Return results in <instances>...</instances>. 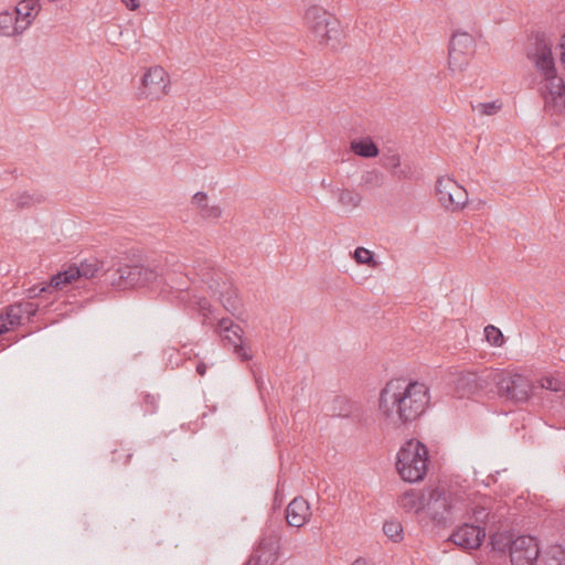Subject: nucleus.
Masks as SVG:
<instances>
[{
	"mask_svg": "<svg viewBox=\"0 0 565 565\" xmlns=\"http://www.w3.org/2000/svg\"><path fill=\"white\" fill-rule=\"evenodd\" d=\"M103 275L105 281L119 289H129L135 287H145L161 278L164 282L175 284L171 288L183 292L188 289V277L180 276L179 281H174L169 274L159 273L156 268L140 264H127L121 260L109 264L107 260H100L95 256L85 258L76 257L73 262V298L77 295L75 290L84 289L87 297L81 300H73V311L75 306L83 307L84 302L89 301L95 296L96 279Z\"/></svg>",
	"mask_w": 565,
	"mask_h": 565,
	"instance_id": "1",
	"label": "nucleus"
},
{
	"mask_svg": "<svg viewBox=\"0 0 565 565\" xmlns=\"http://www.w3.org/2000/svg\"><path fill=\"white\" fill-rule=\"evenodd\" d=\"M429 399V391L424 383L391 380L381 390L379 411L388 424L399 427L419 418Z\"/></svg>",
	"mask_w": 565,
	"mask_h": 565,
	"instance_id": "2",
	"label": "nucleus"
},
{
	"mask_svg": "<svg viewBox=\"0 0 565 565\" xmlns=\"http://www.w3.org/2000/svg\"><path fill=\"white\" fill-rule=\"evenodd\" d=\"M526 56L534 63L537 72L546 81L550 97L545 99V107L555 114L564 113L565 84L556 74L555 62L552 54V43L544 33H535L533 42L526 50Z\"/></svg>",
	"mask_w": 565,
	"mask_h": 565,
	"instance_id": "3",
	"label": "nucleus"
},
{
	"mask_svg": "<svg viewBox=\"0 0 565 565\" xmlns=\"http://www.w3.org/2000/svg\"><path fill=\"white\" fill-rule=\"evenodd\" d=\"M198 276L206 284L214 296H217L224 309L238 320L242 319L243 301L237 289L230 281L227 275L215 268L212 260L199 262L195 267Z\"/></svg>",
	"mask_w": 565,
	"mask_h": 565,
	"instance_id": "4",
	"label": "nucleus"
},
{
	"mask_svg": "<svg viewBox=\"0 0 565 565\" xmlns=\"http://www.w3.org/2000/svg\"><path fill=\"white\" fill-rule=\"evenodd\" d=\"M465 498L445 488L437 487L429 492L425 509L431 521L439 526H448L467 511Z\"/></svg>",
	"mask_w": 565,
	"mask_h": 565,
	"instance_id": "5",
	"label": "nucleus"
},
{
	"mask_svg": "<svg viewBox=\"0 0 565 565\" xmlns=\"http://www.w3.org/2000/svg\"><path fill=\"white\" fill-rule=\"evenodd\" d=\"M427 448L418 440L406 441L397 452L396 469L403 480L417 482L427 471Z\"/></svg>",
	"mask_w": 565,
	"mask_h": 565,
	"instance_id": "6",
	"label": "nucleus"
},
{
	"mask_svg": "<svg viewBox=\"0 0 565 565\" xmlns=\"http://www.w3.org/2000/svg\"><path fill=\"white\" fill-rule=\"evenodd\" d=\"M308 29L319 41L332 50L341 45L342 30L339 20L324 9L313 6L305 14Z\"/></svg>",
	"mask_w": 565,
	"mask_h": 565,
	"instance_id": "7",
	"label": "nucleus"
},
{
	"mask_svg": "<svg viewBox=\"0 0 565 565\" xmlns=\"http://www.w3.org/2000/svg\"><path fill=\"white\" fill-rule=\"evenodd\" d=\"M493 381L497 383L499 395L509 401L521 403L525 402L530 396L531 384L521 374L504 375L495 373Z\"/></svg>",
	"mask_w": 565,
	"mask_h": 565,
	"instance_id": "8",
	"label": "nucleus"
},
{
	"mask_svg": "<svg viewBox=\"0 0 565 565\" xmlns=\"http://www.w3.org/2000/svg\"><path fill=\"white\" fill-rule=\"evenodd\" d=\"M475 39L467 32H455L449 42V68L463 71L469 63V57L475 52Z\"/></svg>",
	"mask_w": 565,
	"mask_h": 565,
	"instance_id": "9",
	"label": "nucleus"
},
{
	"mask_svg": "<svg viewBox=\"0 0 565 565\" xmlns=\"http://www.w3.org/2000/svg\"><path fill=\"white\" fill-rule=\"evenodd\" d=\"M509 546L511 565H536L540 556V548L533 536L522 535L503 547Z\"/></svg>",
	"mask_w": 565,
	"mask_h": 565,
	"instance_id": "10",
	"label": "nucleus"
},
{
	"mask_svg": "<svg viewBox=\"0 0 565 565\" xmlns=\"http://www.w3.org/2000/svg\"><path fill=\"white\" fill-rule=\"evenodd\" d=\"M436 191L439 202L447 210H461L468 201L467 191L450 178H439L436 182Z\"/></svg>",
	"mask_w": 565,
	"mask_h": 565,
	"instance_id": "11",
	"label": "nucleus"
},
{
	"mask_svg": "<svg viewBox=\"0 0 565 565\" xmlns=\"http://www.w3.org/2000/svg\"><path fill=\"white\" fill-rule=\"evenodd\" d=\"M168 84V74L163 67H150L141 78L138 96L139 98L159 99L167 94Z\"/></svg>",
	"mask_w": 565,
	"mask_h": 565,
	"instance_id": "12",
	"label": "nucleus"
},
{
	"mask_svg": "<svg viewBox=\"0 0 565 565\" xmlns=\"http://www.w3.org/2000/svg\"><path fill=\"white\" fill-rule=\"evenodd\" d=\"M217 331L222 337L224 347H232L233 352L242 360L249 361L252 354L242 342L243 329L238 324H234L228 318H222L217 323Z\"/></svg>",
	"mask_w": 565,
	"mask_h": 565,
	"instance_id": "13",
	"label": "nucleus"
},
{
	"mask_svg": "<svg viewBox=\"0 0 565 565\" xmlns=\"http://www.w3.org/2000/svg\"><path fill=\"white\" fill-rule=\"evenodd\" d=\"M484 537L486 529L483 526L465 523L451 533L448 541L469 551L479 548Z\"/></svg>",
	"mask_w": 565,
	"mask_h": 565,
	"instance_id": "14",
	"label": "nucleus"
},
{
	"mask_svg": "<svg viewBox=\"0 0 565 565\" xmlns=\"http://www.w3.org/2000/svg\"><path fill=\"white\" fill-rule=\"evenodd\" d=\"M328 413L332 417L352 418L355 420H360L362 415L360 405L344 396H334Z\"/></svg>",
	"mask_w": 565,
	"mask_h": 565,
	"instance_id": "15",
	"label": "nucleus"
},
{
	"mask_svg": "<svg viewBox=\"0 0 565 565\" xmlns=\"http://www.w3.org/2000/svg\"><path fill=\"white\" fill-rule=\"evenodd\" d=\"M310 515V508L308 502L302 497L295 498L286 509V521L288 525L300 527L302 526Z\"/></svg>",
	"mask_w": 565,
	"mask_h": 565,
	"instance_id": "16",
	"label": "nucleus"
},
{
	"mask_svg": "<svg viewBox=\"0 0 565 565\" xmlns=\"http://www.w3.org/2000/svg\"><path fill=\"white\" fill-rule=\"evenodd\" d=\"M71 285V266L67 269L58 271L50 278V282L42 287H32L29 289L30 297L40 296L42 292H60L64 287Z\"/></svg>",
	"mask_w": 565,
	"mask_h": 565,
	"instance_id": "17",
	"label": "nucleus"
},
{
	"mask_svg": "<svg viewBox=\"0 0 565 565\" xmlns=\"http://www.w3.org/2000/svg\"><path fill=\"white\" fill-rule=\"evenodd\" d=\"M425 495L416 490H409L404 492L399 499V505L406 512L418 513L420 510L425 509Z\"/></svg>",
	"mask_w": 565,
	"mask_h": 565,
	"instance_id": "18",
	"label": "nucleus"
},
{
	"mask_svg": "<svg viewBox=\"0 0 565 565\" xmlns=\"http://www.w3.org/2000/svg\"><path fill=\"white\" fill-rule=\"evenodd\" d=\"M456 387L465 394H473L480 388H482V384L480 383V377L475 372L462 373L458 376L456 381Z\"/></svg>",
	"mask_w": 565,
	"mask_h": 565,
	"instance_id": "19",
	"label": "nucleus"
},
{
	"mask_svg": "<svg viewBox=\"0 0 565 565\" xmlns=\"http://www.w3.org/2000/svg\"><path fill=\"white\" fill-rule=\"evenodd\" d=\"M350 148L362 158H375L380 152L376 143L369 137L352 140Z\"/></svg>",
	"mask_w": 565,
	"mask_h": 565,
	"instance_id": "20",
	"label": "nucleus"
},
{
	"mask_svg": "<svg viewBox=\"0 0 565 565\" xmlns=\"http://www.w3.org/2000/svg\"><path fill=\"white\" fill-rule=\"evenodd\" d=\"M536 565H565V548L561 545L551 546L539 556Z\"/></svg>",
	"mask_w": 565,
	"mask_h": 565,
	"instance_id": "21",
	"label": "nucleus"
},
{
	"mask_svg": "<svg viewBox=\"0 0 565 565\" xmlns=\"http://www.w3.org/2000/svg\"><path fill=\"white\" fill-rule=\"evenodd\" d=\"M38 7L39 6L34 0H22L18 3L15 8V18L19 19V17H22V20L25 21V24L21 26L22 30L31 23V18L33 17V12H38Z\"/></svg>",
	"mask_w": 565,
	"mask_h": 565,
	"instance_id": "22",
	"label": "nucleus"
},
{
	"mask_svg": "<svg viewBox=\"0 0 565 565\" xmlns=\"http://www.w3.org/2000/svg\"><path fill=\"white\" fill-rule=\"evenodd\" d=\"M338 201L344 209L352 211L359 206L362 196L353 190L343 189L338 191Z\"/></svg>",
	"mask_w": 565,
	"mask_h": 565,
	"instance_id": "23",
	"label": "nucleus"
},
{
	"mask_svg": "<svg viewBox=\"0 0 565 565\" xmlns=\"http://www.w3.org/2000/svg\"><path fill=\"white\" fill-rule=\"evenodd\" d=\"M384 174L376 170L365 171L361 177V185L367 189L381 188L384 184Z\"/></svg>",
	"mask_w": 565,
	"mask_h": 565,
	"instance_id": "24",
	"label": "nucleus"
},
{
	"mask_svg": "<svg viewBox=\"0 0 565 565\" xmlns=\"http://www.w3.org/2000/svg\"><path fill=\"white\" fill-rule=\"evenodd\" d=\"M384 534L394 543L401 542L404 537L403 526L396 520H387L383 524Z\"/></svg>",
	"mask_w": 565,
	"mask_h": 565,
	"instance_id": "25",
	"label": "nucleus"
},
{
	"mask_svg": "<svg viewBox=\"0 0 565 565\" xmlns=\"http://www.w3.org/2000/svg\"><path fill=\"white\" fill-rule=\"evenodd\" d=\"M1 313L9 329L22 324L21 309L14 303L4 307Z\"/></svg>",
	"mask_w": 565,
	"mask_h": 565,
	"instance_id": "26",
	"label": "nucleus"
},
{
	"mask_svg": "<svg viewBox=\"0 0 565 565\" xmlns=\"http://www.w3.org/2000/svg\"><path fill=\"white\" fill-rule=\"evenodd\" d=\"M19 19L9 12L0 13V34L11 35L13 31H18Z\"/></svg>",
	"mask_w": 565,
	"mask_h": 565,
	"instance_id": "27",
	"label": "nucleus"
},
{
	"mask_svg": "<svg viewBox=\"0 0 565 565\" xmlns=\"http://www.w3.org/2000/svg\"><path fill=\"white\" fill-rule=\"evenodd\" d=\"M353 258L358 264L361 265H367L370 267L377 266V262L374 257V254L364 247H356L353 253Z\"/></svg>",
	"mask_w": 565,
	"mask_h": 565,
	"instance_id": "28",
	"label": "nucleus"
},
{
	"mask_svg": "<svg viewBox=\"0 0 565 565\" xmlns=\"http://www.w3.org/2000/svg\"><path fill=\"white\" fill-rule=\"evenodd\" d=\"M41 195L31 194L29 192L18 193L14 198L17 209H29L41 202Z\"/></svg>",
	"mask_w": 565,
	"mask_h": 565,
	"instance_id": "29",
	"label": "nucleus"
},
{
	"mask_svg": "<svg viewBox=\"0 0 565 565\" xmlns=\"http://www.w3.org/2000/svg\"><path fill=\"white\" fill-rule=\"evenodd\" d=\"M381 160L382 166L390 170L391 174H393V170H396L401 167V157L398 153H394L392 151L383 152Z\"/></svg>",
	"mask_w": 565,
	"mask_h": 565,
	"instance_id": "30",
	"label": "nucleus"
},
{
	"mask_svg": "<svg viewBox=\"0 0 565 565\" xmlns=\"http://www.w3.org/2000/svg\"><path fill=\"white\" fill-rule=\"evenodd\" d=\"M484 337L487 341L492 344L500 347L503 343V334L497 327L489 324L484 328Z\"/></svg>",
	"mask_w": 565,
	"mask_h": 565,
	"instance_id": "31",
	"label": "nucleus"
},
{
	"mask_svg": "<svg viewBox=\"0 0 565 565\" xmlns=\"http://www.w3.org/2000/svg\"><path fill=\"white\" fill-rule=\"evenodd\" d=\"M502 107V104L498 100L489 102V103H479L478 105L473 106L472 108L475 110H478L481 115L491 116L497 114Z\"/></svg>",
	"mask_w": 565,
	"mask_h": 565,
	"instance_id": "32",
	"label": "nucleus"
},
{
	"mask_svg": "<svg viewBox=\"0 0 565 565\" xmlns=\"http://www.w3.org/2000/svg\"><path fill=\"white\" fill-rule=\"evenodd\" d=\"M392 175L398 180H411L415 177V170L409 163H401L399 168L393 170Z\"/></svg>",
	"mask_w": 565,
	"mask_h": 565,
	"instance_id": "33",
	"label": "nucleus"
},
{
	"mask_svg": "<svg viewBox=\"0 0 565 565\" xmlns=\"http://www.w3.org/2000/svg\"><path fill=\"white\" fill-rule=\"evenodd\" d=\"M14 305L20 307L22 318L26 317L28 320L35 316L36 311L39 310V305L31 301H21L15 302Z\"/></svg>",
	"mask_w": 565,
	"mask_h": 565,
	"instance_id": "34",
	"label": "nucleus"
},
{
	"mask_svg": "<svg viewBox=\"0 0 565 565\" xmlns=\"http://www.w3.org/2000/svg\"><path fill=\"white\" fill-rule=\"evenodd\" d=\"M489 514L490 513H489L488 509L484 507H481V505H476L471 510V518L477 523L476 525L481 526L482 524H486L488 521Z\"/></svg>",
	"mask_w": 565,
	"mask_h": 565,
	"instance_id": "35",
	"label": "nucleus"
},
{
	"mask_svg": "<svg viewBox=\"0 0 565 565\" xmlns=\"http://www.w3.org/2000/svg\"><path fill=\"white\" fill-rule=\"evenodd\" d=\"M200 213L204 218H218L222 215V210L218 205L204 204Z\"/></svg>",
	"mask_w": 565,
	"mask_h": 565,
	"instance_id": "36",
	"label": "nucleus"
},
{
	"mask_svg": "<svg viewBox=\"0 0 565 565\" xmlns=\"http://www.w3.org/2000/svg\"><path fill=\"white\" fill-rule=\"evenodd\" d=\"M158 399L159 397L151 394H146L143 397V404H145V413L146 414H153L158 408Z\"/></svg>",
	"mask_w": 565,
	"mask_h": 565,
	"instance_id": "37",
	"label": "nucleus"
},
{
	"mask_svg": "<svg viewBox=\"0 0 565 565\" xmlns=\"http://www.w3.org/2000/svg\"><path fill=\"white\" fill-rule=\"evenodd\" d=\"M193 203L196 204V206L200 209V212L202 211V207L204 204H207V195L205 192H196L193 195Z\"/></svg>",
	"mask_w": 565,
	"mask_h": 565,
	"instance_id": "38",
	"label": "nucleus"
},
{
	"mask_svg": "<svg viewBox=\"0 0 565 565\" xmlns=\"http://www.w3.org/2000/svg\"><path fill=\"white\" fill-rule=\"evenodd\" d=\"M114 456H113V461H119L121 460V458L124 457V463L127 465L129 463L131 457H132V454L131 452H125V450H121V452L119 450H114Z\"/></svg>",
	"mask_w": 565,
	"mask_h": 565,
	"instance_id": "39",
	"label": "nucleus"
},
{
	"mask_svg": "<svg viewBox=\"0 0 565 565\" xmlns=\"http://www.w3.org/2000/svg\"><path fill=\"white\" fill-rule=\"evenodd\" d=\"M274 545H275V543L271 540L262 539L259 544H258L257 552H259V551L271 552L274 550Z\"/></svg>",
	"mask_w": 565,
	"mask_h": 565,
	"instance_id": "40",
	"label": "nucleus"
},
{
	"mask_svg": "<svg viewBox=\"0 0 565 565\" xmlns=\"http://www.w3.org/2000/svg\"><path fill=\"white\" fill-rule=\"evenodd\" d=\"M556 381L553 379H545V382L542 384L544 388L551 390V391H557L558 387L555 385Z\"/></svg>",
	"mask_w": 565,
	"mask_h": 565,
	"instance_id": "41",
	"label": "nucleus"
},
{
	"mask_svg": "<svg viewBox=\"0 0 565 565\" xmlns=\"http://www.w3.org/2000/svg\"><path fill=\"white\" fill-rule=\"evenodd\" d=\"M9 331L8 323H6L2 313H0V335L7 333Z\"/></svg>",
	"mask_w": 565,
	"mask_h": 565,
	"instance_id": "42",
	"label": "nucleus"
},
{
	"mask_svg": "<svg viewBox=\"0 0 565 565\" xmlns=\"http://www.w3.org/2000/svg\"><path fill=\"white\" fill-rule=\"evenodd\" d=\"M130 10H136L139 7L138 0H121Z\"/></svg>",
	"mask_w": 565,
	"mask_h": 565,
	"instance_id": "43",
	"label": "nucleus"
},
{
	"mask_svg": "<svg viewBox=\"0 0 565 565\" xmlns=\"http://www.w3.org/2000/svg\"><path fill=\"white\" fill-rule=\"evenodd\" d=\"M559 46L563 49V52L561 55V62L565 67V34L561 38Z\"/></svg>",
	"mask_w": 565,
	"mask_h": 565,
	"instance_id": "44",
	"label": "nucleus"
},
{
	"mask_svg": "<svg viewBox=\"0 0 565 565\" xmlns=\"http://www.w3.org/2000/svg\"><path fill=\"white\" fill-rule=\"evenodd\" d=\"M196 373L201 376L205 375L206 373V364L203 363V362H200L198 365H196Z\"/></svg>",
	"mask_w": 565,
	"mask_h": 565,
	"instance_id": "45",
	"label": "nucleus"
},
{
	"mask_svg": "<svg viewBox=\"0 0 565 565\" xmlns=\"http://www.w3.org/2000/svg\"><path fill=\"white\" fill-rule=\"evenodd\" d=\"M491 544L493 550L503 551L504 548L499 545V543L495 541L494 536H491Z\"/></svg>",
	"mask_w": 565,
	"mask_h": 565,
	"instance_id": "46",
	"label": "nucleus"
},
{
	"mask_svg": "<svg viewBox=\"0 0 565 565\" xmlns=\"http://www.w3.org/2000/svg\"><path fill=\"white\" fill-rule=\"evenodd\" d=\"M199 305H200V308H201L202 310H206V309H209V307H210V303H209V301H207L206 299H202V300L199 302Z\"/></svg>",
	"mask_w": 565,
	"mask_h": 565,
	"instance_id": "47",
	"label": "nucleus"
},
{
	"mask_svg": "<svg viewBox=\"0 0 565 565\" xmlns=\"http://www.w3.org/2000/svg\"><path fill=\"white\" fill-rule=\"evenodd\" d=\"M366 564H367V562H366V559H365V558H363V557H359V558H356V559L352 563V565H366Z\"/></svg>",
	"mask_w": 565,
	"mask_h": 565,
	"instance_id": "48",
	"label": "nucleus"
}]
</instances>
